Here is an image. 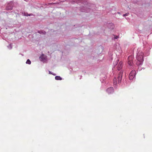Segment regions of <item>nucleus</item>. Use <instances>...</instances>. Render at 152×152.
<instances>
[{"instance_id": "1", "label": "nucleus", "mask_w": 152, "mask_h": 152, "mask_svg": "<svg viewBox=\"0 0 152 152\" xmlns=\"http://www.w3.org/2000/svg\"><path fill=\"white\" fill-rule=\"evenodd\" d=\"M113 73L116 72L118 74L117 77H115L113 80L114 85L116 86L117 84H121L124 83V79L122 78L124 70L122 67H113L112 68Z\"/></svg>"}, {"instance_id": "2", "label": "nucleus", "mask_w": 152, "mask_h": 152, "mask_svg": "<svg viewBox=\"0 0 152 152\" xmlns=\"http://www.w3.org/2000/svg\"><path fill=\"white\" fill-rule=\"evenodd\" d=\"M143 53L140 52L137 54L136 58L137 61L136 64L138 66L142 65L143 61Z\"/></svg>"}, {"instance_id": "3", "label": "nucleus", "mask_w": 152, "mask_h": 152, "mask_svg": "<svg viewBox=\"0 0 152 152\" xmlns=\"http://www.w3.org/2000/svg\"><path fill=\"white\" fill-rule=\"evenodd\" d=\"M136 74V72L135 70H133L130 72L129 75V78L130 80H133L135 77Z\"/></svg>"}, {"instance_id": "4", "label": "nucleus", "mask_w": 152, "mask_h": 152, "mask_svg": "<svg viewBox=\"0 0 152 152\" xmlns=\"http://www.w3.org/2000/svg\"><path fill=\"white\" fill-rule=\"evenodd\" d=\"M107 76L104 73H102L101 74L100 80L102 83H103L106 79Z\"/></svg>"}, {"instance_id": "5", "label": "nucleus", "mask_w": 152, "mask_h": 152, "mask_svg": "<svg viewBox=\"0 0 152 152\" xmlns=\"http://www.w3.org/2000/svg\"><path fill=\"white\" fill-rule=\"evenodd\" d=\"M39 58L40 60L43 62H45L47 61V56L44 54L42 55L39 57Z\"/></svg>"}, {"instance_id": "6", "label": "nucleus", "mask_w": 152, "mask_h": 152, "mask_svg": "<svg viewBox=\"0 0 152 152\" xmlns=\"http://www.w3.org/2000/svg\"><path fill=\"white\" fill-rule=\"evenodd\" d=\"M128 64L130 66H132L133 64V62L132 61V56H129L128 57Z\"/></svg>"}, {"instance_id": "7", "label": "nucleus", "mask_w": 152, "mask_h": 152, "mask_svg": "<svg viewBox=\"0 0 152 152\" xmlns=\"http://www.w3.org/2000/svg\"><path fill=\"white\" fill-rule=\"evenodd\" d=\"M106 92L108 94H111L113 93L114 92V89L113 87H110L108 88L106 90Z\"/></svg>"}, {"instance_id": "8", "label": "nucleus", "mask_w": 152, "mask_h": 152, "mask_svg": "<svg viewBox=\"0 0 152 152\" xmlns=\"http://www.w3.org/2000/svg\"><path fill=\"white\" fill-rule=\"evenodd\" d=\"M70 68L69 69L70 71L71 72L72 71H73V72H76V69L77 68H78L77 67H70Z\"/></svg>"}, {"instance_id": "9", "label": "nucleus", "mask_w": 152, "mask_h": 152, "mask_svg": "<svg viewBox=\"0 0 152 152\" xmlns=\"http://www.w3.org/2000/svg\"><path fill=\"white\" fill-rule=\"evenodd\" d=\"M55 79L56 80H61L62 79L60 76H56L55 77Z\"/></svg>"}, {"instance_id": "10", "label": "nucleus", "mask_w": 152, "mask_h": 152, "mask_svg": "<svg viewBox=\"0 0 152 152\" xmlns=\"http://www.w3.org/2000/svg\"><path fill=\"white\" fill-rule=\"evenodd\" d=\"M145 69V68L144 67H138V71H140L142 69L144 70Z\"/></svg>"}, {"instance_id": "11", "label": "nucleus", "mask_w": 152, "mask_h": 152, "mask_svg": "<svg viewBox=\"0 0 152 152\" xmlns=\"http://www.w3.org/2000/svg\"><path fill=\"white\" fill-rule=\"evenodd\" d=\"M123 62L122 61H120L118 65V66H123Z\"/></svg>"}, {"instance_id": "12", "label": "nucleus", "mask_w": 152, "mask_h": 152, "mask_svg": "<svg viewBox=\"0 0 152 152\" xmlns=\"http://www.w3.org/2000/svg\"><path fill=\"white\" fill-rule=\"evenodd\" d=\"M27 64H31V61L29 59H28L26 62Z\"/></svg>"}, {"instance_id": "13", "label": "nucleus", "mask_w": 152, "mask_h": 152, "mask_svg": "<svg viewBox=\"0 0 152 152\" xmlns=\"http://www.w3.org/2000/svg\"><path fill=\"white\" fill-rule=\"evenodd\" d=\"M48 72H49V74H52L54 76H55L56 75V74L53 73L52 72H51L50 71H48Z\"/></svg>"}, {"instance_id": "14", "label": "nucleus", "mask_w": 152, "mask_h": 152, "mask_svg": "<svg viewBox=\"0 0 152 152\" xmlns=\"http://www.w3.org/2000/svg\"><path fill=\"white\" fill-rule=\"evenodd\" d=\"M33 15L32 14H30L29 15H28V14H27V15L25 14L24 15H25L26 16H31V15Z\"/></svg>"}, {"instance_id": "15", "label": "nucleus", "mask_w": 152, "mask_h": 152, "mask_svg": "<svg viewBox=\"0 0 152 152\" xmlns=\"http://www.w3.org/2000/svg\"><path fill=\"white\" fill-rule=\"evenodd\" d=\"M128 14H129V13H126V14H124L123 15V16H127L128 15Z\"/></svg>"}, {"instance_id": "16", "label": "nucleus", "mask_w": 152, "mask_h": 152, "mask_svg": "<svg viewBox=\"0 0 152 152\" xmlns=\"http://www.w3.org/2000/svg\"><path fill=\"white\" fill-rule=\"evenodd\" d=\"M118 38V36H116L115 37V38L116 39H117Z\"/></svg>"}, {"instance_id": "17", "label": "nucleus", "mask_w": 152, "mask_h": 152, "mask_svg": "<svg viewBox=\"0 0 152 152\" xmlns=\"http://www.w3.org/2000/svg\"><path fill=\"white\" fill-rule=\"evenodd\" d=\"M117 63H118V60H117L116 61H115V65H116L117 64Z\"/></svg>"}, {"instance_id": "18", "label": "nucleus", "mask_w": 152, "mask_h": 152, "mask_svg": "<svg viewBox=\"0 0 152 152\" xmlns=\"http://www.w3.org/2000/svg\"><path fill=\"white\" fill-rule=\"evenodd\" d=\"M81 77H82V76L80 77V79H81Z\"/></svg>"}]
</instances>
